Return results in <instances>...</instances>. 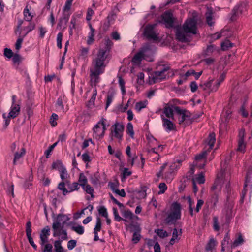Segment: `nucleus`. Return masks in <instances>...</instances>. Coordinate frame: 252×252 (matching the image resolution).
Wrapping results in <instances>:
<instances>
[{
	"instance_id": "obj_1",
	"label": "nucleus",
	"mask_w": 252,
	"mask_h": 252,
	"mask_svg": "<svg viewBox=\"0 0 252 252\" xmlns=\"http://www.w3.org/2000/svg\"><path fill=\"white\" fill-rule=\"evenodd\" d=\"M106 59V51L101 49L98 51L96 57L92 61L90 76L91 81L95 85L99 81V76L104 72L107 64L105 62Z\"/></svg>"
},
{
	"instance_id": "obj_2",
	"label": "nucleus",
	"mask_w": 252,
	"mask_h": 252,
	"mask_svg": "<svg viewBox=\"0 0 252 252\" xmlns=\"http://www.w3.org/2000/svg\"><path fill=\"white\" fill-rule=\"evenodd\" d=\"M196 22L193 19L188 20L184 24L183 27H178L176 30V35L177 39L182 42L188 40L189 33L196 34Z\"/></svg>"
},
{
	"instance_id": "obj_3",
	"label": "nucleus",
	"mask_w": 252,
	"mask_h": 252,
	"mask_svg": "<svg viewBox=\"0 0 252 252\" xmlns=\"http://www.w3.org/2000/svg\"><path fill=\"white\" fill-rule=\"evenodd\" d=\"M230 176L228 173L224 170L221 171L217 174V178L215 181L214 185L211 188V190L213 191L215 195L217 196L218 192L220 191L222 185L224 183H228L226 185V189L228 192L229 188Z\"/></svg>"
},
{
	"instance_id": "obj_4",
	"label": "nucleus",
	"mask_w": 252,
	"mask_h": 252,
	"mask_svg": "<svg viewBox=\"0 0 252 252\" xmlns=\"http://www.w3.org/2000/svg\"><path fill=\"white\" fill-rule=\"evenodd\" d=\"M16 96L14 95L12 96V104L10 109V111L7 115L5 113L2 114V117L4 121L3 126L5 128L9 124L10 119H14L19 114L20 107L19 104L16 103Z\"/></svg>"
},
{
	"instance_id": "obj_5",
	"label": "nucleus",
	"mask_w": 252,
	"mask_h": 252,
	"mask_svg": "<svg viewBox=\"0 0 252 252\" xmlns=\"http://www.w3.org/2000/svg\"><path fill=\"white\" fill-rule=\"evenodd\" d=\"M181 216V206L177 202L172 204L170 213L165 219L168 224L174 223L177 220L180 219Z\"/></svg>"
},
{
	"instance_id": "obj_6",
	"label": "nucleus",
	"mask_w": 252,
	"mask_h": 252,
	"mask_svg": "<svg viewBox=\"0 0 252 252\" xmlns=\"http://www.w3.org/2000/svg\"><path fill=\"white\" fill-rule=\"evenodd\" d=\"M105 119H101L93 128V137L97 140L101 139L104 135L105 131L106 129L105 124Z\"/></svg>"
},
{
	"instance_id": "obj_7",
	"label": "nucleus",
	"mask_w": 252,
	"mask_h": 252,
	"mask_svg": "<svg viewBox=\"0 0 252 252\" xmlns=\"http://www.w3.org/2000/svg\"><path fill=\"white\" fill-rule=\"evenodd\" d=\"M169 69L168 67H164L160 71L155 72L153 74H151L149 77V83L153 84L155 83L159 82L165 78V72Z\"/></svg>"
},
{
	"instance_id": "obj_8",
	"label": "nucleus",
	"mask_w": 252,
	"mask_h": 252,
	"mask_svg": "<svg viewBox=\"0 0 252 252\" xmlns=\"http://www.w3.org/2000/svg\"><path fill=\"white\" fill-rule=\"evenodd\" d=\"M182 162V160L177 159L170 165L169 170L165 173L164 177L167 182H170L172 180L174 171L178 170L180 167Z\"/></svg>"
},
{
	"instance_id": "obj_9",
	"label": "nucleus",
	"mask_w": 252,
	"mask_h": 252,
	"mask_svg": "<svg viewBox=\"0 0 252 252\" xmlns=\"http://www.w3.org/2000/svg\"><path fill=\"white\" fill-rule=\"evenodd\" d=\"M139 50L140 52H141L144 60L149 62L153 61L152 55L153 54L154 48L151 45L146 44L143 46Z\"/></svg>"
},
{
	"instance_id": "obj_10",
	"label": "nucleus",
	"mask_w": 252,
	"mask_h": 252,
	"mask_svg": "<svg viewBox=\"0 0 252 252\" xmlns=\"http://www.w3.org/2000/svg\"><path fill=\"white\" fill-rule=\"evenodd\" d=\"M157 23L148 25L144 29V35L148 39L158 40V37L154 30L155 27L157 26Z\"/></svg>"
},
{
	"instance_id": "obj_11",
	"label": "nucleus",
	"mask_w": 252,
	"mask_h": 252,
	"mask_svg": "<svg viewBox=\"0 0 252 252\" xmlns=\"http://www.w3.org/2000/svg\"><path fill=\"white\" fill-rule=\"evenodd\" d=\"M69 220V218L65 215L59 214L56 219L54 220L52 228L55 229L56 228L63 227L64 224Z\"/></svg>"
},
{
	"instance_id": "obj_12",
	"label": "nucleus",
	"mask_w": 252,
	"mask_h": 252,
	"mask_svg": "<svg viewBox=\"0 0 252 252\" xmlns=\"http://www.w3.org/2000/svg\"><path fill=\"white\" fill-rule=\"evenodd\" d=\"M175 112L179 115L178 120L180 124L183 123L185 121L191 119L190 113L186 109H181L178 106L174 107Z\"/></svg>"
},
{
	"instance_id": "obj_13",
	"label": "nucleus",
	"mask_w": 252,
	"mask_h": 252,
	"mask_svg": "<svg viewBox=\"0 0 252 252\" xmlns=\"http://www.w3.org/2000/svg\"><path fill=\"white\" fill-rule=\"evenodd\" d=\"M112 128L113 130H112L111 133V139L113 140V137H114L121 140L124 130V126L119 123H116L112 126Z\"/></svg>"
},
{
	"instance_id": "obj_14",
	"label": "nucleus",
	"mask_w": 252,
	"mask_h": 252,
	"mask_svg": "<svg viewBox=\"0 0 252 252\" xmlns=\"http://www.w3.org/2000/svg\"><path fill=\"white\" fill-rule=\"evenodd\" d=\"M174 18L171 11L165 12L161 16V20L160 22L163 23L166 27H173L174 25Z\"/></svg>"
},
{
	"instance_id": "obj_15",
	"label": "nucleus",
	"mask_w": 252,
	"mask_h": 252,
	"mask_svg": "<svg viewBox=\"0 0 252 252\" xmlns=\"http://www.w3.org/2000/svg\"><path fill=\"white\" fill-rule=\"evenodd\" d=\"M161 118L163 122V126L167 131H171L174 129L175 125L173 122V120L166 118L164 115H161Z\"/></svg>"
},
{
	"instance_id": "obj_16",
	"label": "nucleus",
	"mask_w": 252,
	"mask_h": 252,
	"mask_svg": "<svg viewBox=\"0 0 252 252\" xmlns=\"http://www.w3.org/2000/svg\"><path fill=\"white\" fill-rule=\"evenodd\" d=\"M50 235V229L49 226L44 228L40 235V244L41 246L48 242V236Z\"/></svg>"
},
{
	"instance_id": "obj_17",
	"label": "nucleus",
	"mask_w": 252,
	"mask_h": 252,
	"mask_svg": "<svg viewBox=\"0 0 252 252\" xmlns=\"http://www.w3.org/2000/svg\"><path fill=\"white\" fill-rule=\"evenodd\" d=\"M53 230V235L54 237H59L61 240H65L67 239V233L63 227L56 228Z\"/></svg>"
},
{
	"instance_id": "obj_18",
	"label": "nucleus",
	"mask_w": 252,
	"mask_h": 252,
	"mask_svg": "<svg viewBox=\"0 0 252 252\" xmlns=\"http://www.w3.org/2000/svg\"><path fill=\"white\" fill-rule=\"evenodd\" d=\"M215 141V134L214 133H210L204 143L205 148L207 149V151L212 149Z\"/></svg>"
},
{
	"instance_id": "obj_19",
	"label": "nucleus",
	"mask_w": 252,
	"mask_h": 252,
	"mask_svg": "<svg viewBox=\"0 0 252 252\" xmlns=\"http://www.w3.org/2000/svg\"><path fill=\"white\" fill-rule=\"evenodd\" d=\"M173 105L171 106H166L163 112V114L165 117L168 119H171L172 120H174L173 112L175 111L174 107Z\"/></svg>"
},
{
	"instance_id": "obj_20",
	"label": "nucleus",
	"mask_w": 252,
	"mask_h": 252,
	"mask_svg": "<svg viewBox=\"0 0 252 252\" xmlns=\"http://www.w3.org/2000/svg\"><path fill=\"white\" fill-rule=\"evenodd\" d=\"M252 180V171H248L247 173L246 177L245 183L244 185V190L242 192V202L243 201V198L245 196L246 191L247 190V188L249 185H250V184Z\"/></svg>"
},
{
	"instance_id": "obj_21",
	"label": "nucleus",
	"mask_w": 252,
	"mask_h": 252,
	"mask_svg": "<svg viewBox=\"0 0 252 252\" xmlns=\"http://www.w3.org/2000/svg\"><path fill=\"white\" fill-rule=\"evenodd\" d=\"M245 7V5L242 4L236 6L232 11V16L231 18V20H235L237 17L242 14Z\"/></svg>"
},
{
	"instance_id": "obj_22",
	"label": "nucleus",
	"mask_w": 252,
	"mask_h": 252,
	"mask_svg": "<svg viewBox=\"0 0 252 252\" xmlns=\"http://www.w3.org/2000/svg\"><path fill=\"white\" fill-rule=\"evenodd\" d=\"M70 13L69 12H63L62 17L60 19L58 26L60 27L65 28L69 20Z\"/></svg>"
},
{
	"instance_id": "obj_23",
	"label": "nucleus",
	"mask_w": 252,
	"mask_h": 252,
	"mask_svg": "<svg viewBox=\"0 0 252 252\" xmlns=\"http://www.w3.org/2000/svg\"><path fill=\"white\" fill-rule=\"evenodd\" d=\"M182 233V232L181 229L178 231L177 228H174L173 230L172 237L170 239L169 242L170 244L173 245L176 242H178L180 239V238H179L178 236L181 235Z\"/></svg>"
},
{
	"instance_id": "obj_24",
	"label": "nucleus",
	"mask_w": 252,
	"mask_h": 252,
	"mask_svg": "<svg viewBox=\"0 0 252 252\" xmlns=\"http://www.w3.org/2000/svg\"><path fill=\"white\" fill-rule=\"evenodd\" d=\"M116 94L115 92L113 89H110L107 93L106 102V109L110 106L112 102L115 95Z\"/></svg>"
},
{
	"instance_id": "obj_25",
	"label": "nucleus",
	"mask_w": 252,
	"mask_h": 252,
	"mask_svg": "<svg viewBox=\"0 0 252 252\" xmlns=\"http://www.w3.org/2000/svg\"><path fill=\"white\" fill-rule=\"evenodd\" d=\"M26 154V150L24 148H22L19 151L16 152L14 153V159L13 161V165H16L17 161Z\"/></svg>"
},
{
	"instance_id": "obj_26",
	"label": "nucleus",
	"mask_w": 252,
	"mask_h": 252,
	"mask_svg": "<svg viewBox=\"0 0 252 252\" xmlns=\"http://www.w3.org/2000/svg\"><path fill=\"white\" fill-rule=\"evenodd\" d=\"M89 26L90 29V32L88 33L87 43L88 45H91L94 42V36L95 35V30L92 27L91 24H89Z\"/></svg>"
},
{
	"instance_id": "obj_27",
	"label": "nucleus",
	"mask_w": 252,
	"mask_h": 252,
	"mask_svg": "<svg viewBox=\"0 0 252 252\" xmlns=\"http://www.w3.org/2000/svg\"><path fill=\"white\" fill-rule=\"evenodd\" d=\"M213 11L212 9L211 8L208 7L207 8V11L206 12V22L208 25L211 26L214 22H213Z\"/></svg>"
},
{
	"instance_id": "obj_28",
	"label": "nucleus",
	"mask_w": 252,
	"mask_h": 252,
	"mask_svg": "<svg viewBox=\"0 0 252 252\" xmlns=\"http://www.w3.org/2000/svg\"><path fill=\"white\" fill-rule=\"evenodd\" d=\"M144 57L140 50L134 56L132 59V62L134 64H139Z\"/></svg>"
},
{
	"instance_id": "obj_29",
	"label": "nucleus",
	"mask_w": 252,
	"mask_h": 252,
	"mask_svg": "<svg viewBox=\"0 0 252 252\" xmlns=\"http://www.w3.org/2000/svg\"><path fill=\"white\" fill-rule=\"evenodd\" d=\"M34 28L35 24L32 23H29L28 26L23 27L21 29V31H26V32L22 35L23 37H25L29 32L33 30ZM21 32L22 31L20 32L19 34H21Z\"/></svg>"
},
{
	"instance_id": "obj_30",
	"label": "nucleus",
	"mask_w": 252,
	"mask_h": 252,
	"mask_svg": "<svg viewBox=\"0 0 252 252\" xmlns=\"http://www.w3.org/2000/svg\"><path fill=\"white\" fill-rule=\"evenodd\" d=\"M68 181L67 180L62 181L58 185V189L63 191V193L64 195H66L68 193V190L65 188V186L66 185L68 187Z\"/></svg>"
},
{
	"instance_id": "obj_31",
	"label": "nucleus",
	"mask_w": 252,
	"mask_h": 252,
	"mask_svg": "<svg viewBox=\"0 0 252 252\" xmlns=\"http://www.w3.org/2000/svg\"><path fill=\"white\" fill-rule=\"evenodd\" d=\"M97 94V90L96 89H94L92 92V95L91 99L88 101L87 106L89 108H92L94 105L95 100L96 99V97Z\"/></svg>"
},
{
	"instance_id": "obj_32",
	"label": "nucleus",
	"mask_w": 252,
	"mask_h": 252,
	"mask_svg": "<svg viewBox=\"0 0 252 252\" xmlns=\"http://www.w3.org/2000/svg\"><path fill=\"white\" fill-rule=\"evenodd\" d=\"M225 74L224 73L222 74L219 77L218 80L217 81L215 85L212 87V91H216L220 85V84L224 81L225 78Z\"/></svg>"
},
{
	"instance_id": "obj_33",
	"label": "nucleus",
	"mask_w": 252,
	"mask_h": 252,
	"mask_svg": "<svg viewBox=\"0 0 252 252\" xmlns=\"http://www.w3.org/2000/svg\"><path fill=\"white\" fill-rule=\"evenodd\" d=\"M124 217L130 220L138 219V217L133 215V214L130 210H126L123 212V214Z\"/></svg>"
},
{
	"instance_id": "obj_34",
	"label": "nucleus",
	"mask_w": 252,
	"mask_h": 252,
	"mask_svg": "<svg viewBox=\"0 0 252 252\" xmlns=\"http://www.w3.org/2000/svg\"><path fill=\"white\" fill-rule=\"evenodd\" d=\"M147 139L148 141L149 146L150 147L158 145L157 140L151 134H148L147 135Z\"/></svg>"
},
{
	"instance_id": "obj_35",
	"label": "nucleus",
	"mask_w": 252,
	"mask_h": 252,
	"mask_svg": "<svg viewBox=\"0 0 252 252\" xmlns=\"http://www.w3.org/2000/svg\"><path fill=\"white\" fill-rule=\"evenodd\" d=\"M88 180L83 173H80L78 179V183L81 187H83L87 184Z\"/></svg>"
},
{
	"instance_id": "obj_36",
	"label": "nucleus",
	"mask_w": 252,
	"mask_h": 252,
	"mask_svg": "<svg viewBox=\"0 0 252 252\" xmlns=\"http://www.w3.org/2000/svg\"><path fill=\"white\" fill-rule=\"evenodd\" d=\"M213 81V80L211 79V80H209L208 81L204 83L203 84H200L199 87L203 90H207L208 89H210L211 91H212V87H211V85H212Z\"/></svg>"
},
{
	"instance_id": "obj_37",
	"label": "nucleus",
	"mask_w": 252,
	"mask_h": 252,
	"mask_svg": "<svg viewBox=\"0 0 252 252\" xmlns=\"http://www.w3.org/2000/svg\"><path fill=\"white\" fill-rule=\"evenodd\" d=\"M71 229L79 235H82L84 233V227L80 225L72 226Z\"/></svg>"
},
{
	"instance_id": "obj_38",
	"label": "nucleus",
	"mask_w": 252,
	"mask_h": 252,
	"mask_svg": "<svg viewBox=\"0 0 252 252\" xmlns=\"http://www.w3.org/2000/svg\"><path fill=\"white\" fill-rule=\"evenodd\" d=\"M80 186V185L77 182H73L72 184H70L68 182V188L69 189V190H68V192H70L74 190H78Z\"/></svg>"
},
{
	"instance_id": "obj_39",
	"label": "nucleus",
	"mask_w": 252,
	"mask_h": 252,
	"mask_svg": "<svg viewBox=\"0 0 252 252\" xmlns=\"http://www.w3.org/2000/svg\"><path fill=\"white\" fill-rule=\"evenodd\" d=\"M24 19L28 22L31 21L32 19V16L31 13L30 12L29 10L28 9L27 6L24 9L23 11Z\"/></svg>"
},
{
	"instance_id": "obj_40",
	"label": "nucleus",
	"mask_w": 252,
	"mask_h": 252,
	"mask_svg": "<svg viewBox=\"0 0 252 252\" xmlns=\"http://www.w3.org/2000/svg\"><path fill=\"white\" fill-rule=\"evenodd\" d=\"M216 246V241L213 238H210L209 241L207 243L205 249L206 251H209L212 250Z\"/></svg>"
},
{
	"instance_id": "obj_41",
	"label": "nucleus",
	"mask_w": 252,
	"mask_h": 252,
	"mask_svg": "<svg viewBox=\"0 0 252 252\" xmlns=\"http://www.w3.org/2000/svg\"><path fill=\"white\" fill-rule=\"evenodd\" d=\"M52 167L53 169H56L59 170V171L62 169V168H64L62 162L60 160H57L53 163Z\"/></svg>"
},
{
	"instance_id": "obj_42",
	"label": "nucleus",
	"mask_w": 252,
	"mask_h": 252,
	"mask_svg": "<svg viewBox=\"0 0 252 252\" xmlns=\"http://www.w3.org/2000/svg\"><path fill=\"white\" fill-rule=\"evenodd\" d=\"M62 241L56 240L54 242V247L56 252H63V249L61 245Z\"/></svg>"
},
{
	"instance_id": "obj_43",
	"label": "nucleus",
	"mask_w": 252,
	"mask_h": 252,
	"mask_svg": "<svg viewBox=\"0 0 252 252\" xmlns=\"http://www.w3.org/2000/svg\"><path fill=\"white\" fill-rule=\"evenodd\" d=\"M244 241V240L243 238L242 234H239L238 237L232 243V246L233 247H237L238 246L243 244Z\"/></svg>"
},
{
	"instance_id": "obj_44",
	"label": "nucleus",
	"mask_w": 252,
	"mask_h": 252,
	"mask_svg": "<svg viewBox=\"0 0 252 252\" xmlns=\"http://www.w3.org/2000/svg\"><path fill=\"white\" fill-rule=\"evenodd\" d=\"M147 104V102L146 101L137 102L135 104V109L137 111L139 112L143 108H145L146 107Z\"/></svg>"
},
{
	"instance_id": "obj_45",
	"label": "nucleus",
	"mask_w": 252,
	"mask_h": 252,
	"mask_svg": "<svg viewBox=\"0 0 252 252\" xmlns=\"http://www.w3.org/2000/svg\"><path fill=\"white\" fill-rule=\"evenodd\" d=\"M155 232L159 237L161 238L167 237L168 236L167 232L163 229H158L155 230Z\"/></svg>"
},
{
	"instance_id": "obj_46",
	"label": "nucleus",
	"mask_w": 252,
	"mask_h": 252,
	"mask_svg": "<svg viewBox=\"0 0 252 252\" xmlns=\"http://www.w3.org/2000/svg\"><path fill=\"white\" fill-rule=\"evenodd\" d=\"M246 143L244 142V140H238V147L237 150L242 153H244L245 151Z\"/></svg>"
},
{
	"instance_id": "obj_47",
	"label": "nucleus",
	"mask_w": 252,
	"mask_h": 252,
	"mask_svg": "<svg viewBox=\"0 0 252 252\" xmlns=\"http://www.w3.org/2000/svg\"><path fill=\"white\" fill-rule=\"evenodd\" d=\"M89 51V48L81 47L80 49V57L83 59L87 58Z\"/></svg>"
},
{
	"instance_id": "obj_48",
	"label": "nucleus",
	"mask_w": 252,
	"mask_h": 252,
	"mask_svg": "<svg viewBox=\"0 0 252 252\" xmlns=\"http://www.w3.org/2000/svg\"><path fill=\"white\" fill-rule=\"evenodd\" d=\"M126 132L131 138H133L134 133L133 129V126L131 123H128L127 125Z\"/></svg>"
},
{
	"instance_id": "obj_49",
	"label": "nucleus",
	"mask_w": 252,
	"mask_h": 252,
	"mask_svg": "<svg viewBox=\"0 0 252 252\" xmlns=\"http://www.w3.org/2000/svg\"><path fill=\"white\" fill-rule=\"evenodd\" d=\"M83 190L88 194H89L93 196V194L94 192L93 189L91 187V186L88 184H86L83 187H82Z\"/></svg>"
},
{
	"instance_id": "obj_50",
	"label": "nucleus",
	"mask_w": 252,
	"mask_h": 252,
	"mask_svg": "<svg viewBox=\"0 0 252 252\" xmlns=\"http://www.w3.org/2000/svg\"><path fill=\"white\" fill-rule=\"evenodd\" d=\"M99 214L105 218L108 217V213L106 208L104 206H99L98 209Z\"/></svg>"
},
{
	"instance_id": "obj_51",
	"label": "nucleus",
	"mask_w": 252,
	"mask_h": 252,
	"mask_svg": "<svg viewBox=\"0 0 252 252\" xmlns=\"http://www.w3.org/2000/svg\"><path fill=\"white\" fill-rule=\"evenodd\" d=\"M187 199L188 200V204H189V210L190 215L191 216H193V210L192 205H194V202L192 200V199H191V198L189 196H188L187 197Z\"/></svg>"
},
{
	"instance_id": "obj_52",
	"label": "nucleus",
	"mask_w": 252,
	"mask_h": 252,
	"mask_svg": "<svg viewBox=\"0 0 252 252\" xmlns=\"http://www.w3.org/2000/svg\"><path fill=\"white\" fill-rule=\"evenodd\" d=\"M105 44L106 48H104V50L106 51V55L107 56V51L110 49V48L113 46V43L109 38H107L105 39ZM101 49H103V48L100 49L99 51Z\"/></svg>"
},
{
	"instance_id": "obj_53",
	"label": "nucleus",
	"mask_w": 252,
	"mask_h": 252,
	"mask_svg": "<svg viewBox=\"0 0 252 252\" xmlns=\"http://www.w3.org/2000/svg\"><path fill=\"white\" fill-rule=\"evenodd\" d=\"M230 240V237L228 233H227L225 236L223 241L222 242V250L224 251V248L229 244V241Z\"/></svg>"
},
{
	"instance_id": "obj_54",
	"label": "nucleus",
	"mask_w": 252,
	"mask_h": 252,
	"mask_svg": "<svg viewBox=\"0 0 252 252\" xmlns=\"http://www.w3.org/2000/svg\"><path fill=\"white\" fill-rule=\"evenodd\" d=\"M113 214H114V218H115V220L117 221H120L121 220H124L125 221H127L125 219H124L123 218H122L119 215V213H118V210L117 209V208H113Z\"/></svg>"
},
{
	"instance_id": "obj_55",
	"label": "nucleus",
	"mask_w": 252,
	"mask_h": 252,
	"mask_svg": "<svg viewBox=\"0 0 252 252\" xmlns=\"http://www.w3.org/2000/svg\"><path fill=\"white\" fill-rule=\"evenodd\" d=\"M32 224L30 221H28L27 222L26 226V232L27 237L32 236Z\"/></svg>"
},
{
	"instance_id": "obj_56",
	"label": "nucleus",
	"mask_w": 252,
	"mask_h": 252,
	"mask_svg": "<svg viewBox=\"0 0 252 252\" xmlns=\"http://www.w3.org/2000/svg\"><path fill=\"white\" fill-rule=\"evenodd\" d=\"M119 84L121 88L122 94H125L126 93V90H125V82L123 79L121 77H119Z\"/></svg>"
},
{
	"instance_id": "obj_57",
	"label": "nucleus",
	"mask_w": 252,
	"mask_h": 252,
	"mask_svg": "<svg viewBox=\"0 0 252 252\" xmlns=\"http://www.w3.org/2000/svg\"><path fill=\"white\" fill-rule=\"evenodd\" d=\"M60 172L61 178L63 181H65L68 176L66 169L64 167V168H62V169L60 170Z\"/></svg>"
},
{
	"instance_id": "obj_58",
	"label": "nucleus",
	"mask_w": 252,
	"mask_h": 252,
	"mask_svg": "<svg viewBox=\"0 0 252 252\" xmlns=\"http://www.w3.org/2000/svg\"><path fill=\"white\" fill-rule=\"evenodd\" d=\"M42 246L43 247V252H52L53 246L52 244L46 243Z\"/></svg>"
},
{
	"instance_id": "obj_59",
	"label": "nucleus",
	"mask_w": 252,
	"mask_h": 252,
	"mask_svg": "<svg viewBox=\"0 0 252 252\" xmlns=\"http://www.w3.org/2000/svg\"><path fill=\"white\" fill-rule=\"evenodd\" d=\"M22 36L19 35L18 38L17 39L16 42L15 43V49L18 51L21 47V44L23 41V38Z\"/></svg>"
},
{
	"instance_id": "obj_60",
	"label": "nucleus",
	"mask_w": 252,
	"mask_h": 252,
	"mask_svg": "<svg viewBox=\"0 0 252 252\" xmlns=\"http://www.w3.org/2000/svg\"><path fill=\"white\" fill-rule=\"evenodd\" d=\"M144 74L143 72H139L137 74V83L140 85H142L144 82Z\"/></svg>"
},
{
	"instance_id": "obj_61",
	"label": "nucleus",
	"mask_w": 252,
	"mask_h": 252,
	"mask_svg": "<svg viewBox=\"0 0 252 252\" xmlns=\"http://www.w3.org/2000/svg\"><path fill=\"white\" fill-rule=\"evenodd\" d=\"M57 142L54 143L53 145L49 146L48 149L45 151V155L47 158H49V156L51 155L52 151L53 150L54 148L55 147V146L57 145Z\"/></svg>"
},
{
	"instance_id": "obj_62",
	"label": "nucleus",
	"mask_w": 252,
	"mask_h": 252,
	"mask_svg": "<svg viewBox=\"0 0 252 252\" xmlns=\"http://www.w3.org/2000/svg\"><path fill=\"white\" fill-rule=\"evenodd\" d=\"M193 179L195 180V182H197L199 184H203L205 181L204 177L202 173L199 174L197 176Z\"/></svg>"
},
{
	"instance_id": "obj_63",
	"label": "nucleus",
	"mask_w": 252,
	"mask_h": 252,
	"mask_svg": "<svg viewBox=\"0 0 252 252\" xmlns=\"http://www.w3.org/2000/svg\"><path fill=\"white\" fill-rule=\"evenodd\" d=\"M101 228V220L99 218H97L96 220V223L95 225V227L94 229V232L100 231Z\"/></svg>"
},
{
	"instance_id": "obj_64",
	"label": "nucleus",
	"mask_w": 252,
	"mask_h": 252,
	"mask_svg": "<svg viewBox=\"0 0 252 252\" xmlns=\"http://www.w3.org/2000/svg\"><path fill=\"white\" fill-rule=\"evenodd\" d=\"M77 244V241L75 240H70L67 243V248L69 250L74 249Z\"/></svg>"
}]
</instances>
